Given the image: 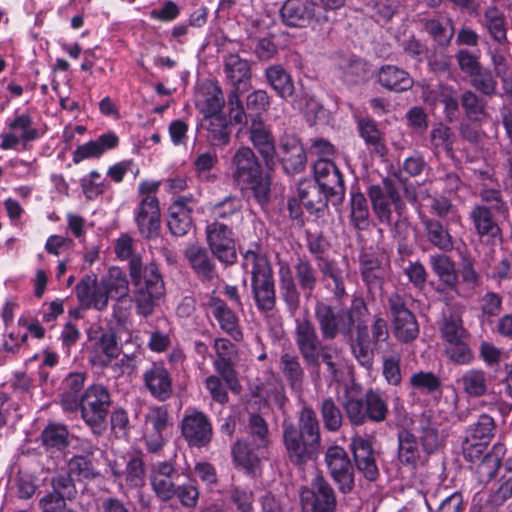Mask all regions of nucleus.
Masks as SVG:
<instances>
[{
	"label": "nucleus",
	"mask_w": 512,
	"mask_h": 512,
	"mask_svg": "<svg viewBox=\"0 0 512 512\" xmlns=\"http://www.w3.org/2000/svg\"><path fill=\"white\" fill-rule=\"evenodd\" d=\"M129 275L133 285L132 297L114 298L112 306V318L118 325L128 321L133 302L137 314L147 318L154 313L165 294L164 281L156 264L144 265L141 257L135 256L129 262Z\"/></svg>",
	"instance_id": "f257e3e1"
},
{
	"label": "nucleus",
	"mask_w": 512,
	"mask_h": 512,
	"mask_svg": "<svg viewBox=\"0 0 512 512\" xmlns=\"http://www.w3.org/2000/svg\"><path fill=\"white\" fill-rule=\"evenodd\" d=\"M279 293L287 311L294 316L300 308L301 292L308 300L319 283V271L306 256H299L292 268L287 263L280 264L278 270Z\"/></svg>",
	"instance_id": "f03ea898"
},
{
	"label": "nucleus",
	"mask_w": 512,
	"mask_h": 512,
	"mask_svg": "<svg viewBox=\"0 0 512 512\" xmlns=\"http://www.w3.org/2000/svg\"><path fill=\"white\" fill-rule=\"evenodd\" d=\"M366 313L367 307L361 298H354L349 308L333 306L322 299L316 300L314 305V318L322 339L326 341H332L338 335L349 336Z\"/></svg>",
	"instance_id": "7ed1b4c3"
},
{
	"label": "nucleus",
	"mask_w": 512,
	"mask_h": 512,
	"mask_svg": "<svg viewBox=\"0 0 512 512\" xmlns=\"http://www.w3.org/2000/svg\"><path fill=\"white\" fill-rule=\"evenodd\" d=\"M231 175L241 190L252 191L255 200L264 205L270 197L271 178L249 147L239 148L231 160Z\"/></svg>",
	"instance_id": "20e7f679"
},
{
	"label": "nucleus",
	"mask_w": 512,
	"mask_h": 512,
	"mask_svg": "<svg viewBox=\"0 0 512 512\" xmlns=\"http://www.w3.org/2000/svg\"><path fill=\"white\" fill-rule=\"evenodd\" d=\"M295 344L308 367L319 369L321 362L327 367V371L335 376L338 371L336 359L338 350L332 345H322L314 325L310 320L296 322Z\"/></svg>",
	"instance_id": "39448f33"
},
{
	"label": "nucleus",
	"mask_w": 512,
	"mask_h": 512,
	"mask_svg": "<svg viewBox=\"0 0 512 512\" xmlns=\"http://www.w3.org/2000/svg\"><path fill=\"white\" fill-rule=\"evenodd\" d=\"M242 265L245 269H250L252 294L258 310H273L276 304L275 282L267 257L248 249L243 253Z\"/></svg>",
	"instance_id": "423d86ee"
},
{
	"label": "nucleus",
	"mask_w": 512,
	"mask_h": 512,
	"mask_svg": "<svg viewBox=\"0 0 512 512\" xmlns=\"http://www.w3.org/2000/svg\"><path fill=\"white\" fill-rule=\"evenodd\" d=\"M367 194L378 221L387 226L398 225L406 209L400 194V184L386 177L381 183L370 185Z\"/></svg>",
	"instance_id": "0eeeda50"
},
{
	"label": "nucleus",
	"mask_w": 512,
	"mask_h": 512,
	"mask_svg": "<svg viewBox=\"0 0 512 512\" xmlns=\"http://www.w3.org/2000/svg\"><path fill=\"white\" fill-rule=\"evenodd\" d=\"M111 403V395L102 384L90 385L81 394L78 407L81 419L96 436L103 435L106 431Z\"/></svg>",
	"instance_id": "6e6552de"
},
{
	"label": "nucleus",
	"mask_w": 512,
	"mask_h": 512,
	"mask_svg": "<svg viewBox=\"0 0 512 512\" xmlns=\"http://www.w3.org/2000/svg\"><path fill=\"white\" fill-rule=\"evenodd\" d=\"M388 317L392 334L401 343L408 344L419 336L420 328L415 314L409 309L407 300L398 293L387 298Z\"/></svg>",
	"instance_id": "1a4fd4ad"
},
{
	"label": "nucleus",
	"mask_w": 512,
	"mask_h": 512,
	"mask_svg": "<svg viewBox=\"0 0 512 512\" xmlns=\"http://www.w3.org/2000/svg\"><path fill=\"white\" fill-rule=\"evenodd\" d=\"M300 501L305 512H335L337 507L335 491L321 475L314 477L309 487L302 488Z\"/></svg>",
	"instance_id": "9d476101"
},
{
	"label": "nucleus",
	"mask_w": 512,
	"mask_h": 512,
	"mask_svg": "<svg viewBox=\"0 0 512 512\" xmlns=\"http://www.w3.org/2000/svg\"><path fill=\"white\" fill-rule=\"evenodd\" d=\"M181 434L190 447L203 448L209 445L213 428L208 416L194 408H187L180 423Z\"/></svg>",
	"instance_id": "9b49d317"
},
{
	"label": "nucleus",
	"mask_w": 512,
	"mask_h": 512,
	"mask_svg": "<svg viewBox=\"0 0 512 512\" xmlns=\"http://www.w3.org/2000/svg\"><path fill=\"white\" fill-rule=\"evenodd\" d=\"M206 241L214 257L220 262L231 265L237 260L232 229L221 222L208 223L205 228Z\"/></svg>",
	"instance_id": "f8f14e48"
},
{
	"label": "nucleus",
	"mask_w": 512,
	"mask_h": 512,
	"mask_svg": "<svg viewBox=\"0 0 512 512\" xmlns=\"http://www.w3.org/2000/svg\"><path fill=\"white\" fill-rule=\"evenodd\" d=\"M329 473L341 493H350L354 488V467L344 448L331 446L325 453Z\"/></svg>",
	"instance_id": "ddd939ff"
},
{
	"label": "nucleus",
	"mask_w": 512,
	"mask_h": 512,
	"mask_svg": "<svg viewBox=\"0 0 512 512\" xmlns=\"http://www.w3.org/2000/svg\"><path fill=\"white\" fill-rule=\"evenodd\" d=\"M283 443L287 458L295 466L302 467L318 457L320 447L303 438L293 424L284 426Z\"/></svg>",
	"instance_id": "4468645a"
},
{
	"label": "nucleus",
	"mask_w": 512,
	"mask_h": 512,
	"mask_svg": "<svg viewBox=\"0 0 512 512\" xmlns=\"http://www.w3.org/2000/svg\"><path fill=\"white\" fill-rule=\"evenodd\" d=\"M316 184L322 186L332 196V204L339 205L345 196L343 176L333 161L328 158H319L313 165Z\"/></svg>",
	"instance_id": "2eb2a0df"
},
{
	"label": "nucleus",
	"mask_w": 512,
	"mask_h": 512,
	"mask_svg": "<svg viewBox=\"0 0 512 512\" xmlns=\"http://www.w3.org/2000/svg\"><path fill=\"white\" fill-rule=\"evenodd\" d=\"M133 215L141 237L150 240L160 235L161 211L158 198H141Z\"/></svg>",
	"instance_id": "dca6fc26"
},
{
	"label": "nucleus",
	"mask_w": 512,
	"mask_h": 512,
	"mask_svg": "<svg viewBox=\"0 0 512 512\" xmlns=\"http://www.w3.org/2000/svg\"><path fill=\"white\" fill-rule=\"evenodd\" d=\"M75 293L83 308L104 311L108 307L110 295L103 280L98 281L95 274L84 275L75 286Z\"/></svg>",
	"instance_id": "f3484780"
},
{
	"label": "nucleus",
	"mask_w": 512,
	"mask_h": 512,
	"mask_svg": "<svg viewBox=\"0 0 512 512\" xmlns=\"http://www.w3.org/2000/svg\"><path fill=\"white\" fill-rule=\"evenodd\" d=\"M142 381L151 397L164 402L173 395L171 373L163 362H152L142 373Z\"/></svg>",
	"instance_id": "a211bd4d"
},
{
	"label": "nucleus",
	"mask_w": 512,
	"mask_h": 512,
	"mask_svg": "<svg viewBox=\"0 0 512 512\" xmlns=\"http://www.w3.org/2000/svg\"><path fill=\"white\" fill-rule=\"evenodd\" d=\"M359 271L369 292L381 291L388 276V266L372 250H363L359 255Z\"/></svg>",
	"instance_id": "6ab92c4d"
},
{
	"label": "nucleus",
	"mask_w": 512,
	"mask_h": 512,
	"mask_svg": "<svg viewBox=\"0 0 512 512\" xmlns=\"http://www.w3.org/2000/svg\"><path fill=\"white\" fill-rule=\"evenodd\" d=\"M179 474L171 460L159 461L151 465L150 483L152 490L161 501L175 497V480Z\"/></svg>",
	"instance_id": "aec40b11"
},
{
	"label": "nucleus",
	"mask_w": 512,
	"mask_h": 512,
	"mask_svg": "<svg viewBox=\"0 0 512 512\" xmlns=\"http://www.w3.org/2000/svg\"><path fill=\"white\" fill-rule=\"evenodd\" d=\"M493 212L495 211L488 205L475 204L468 214L475 233L480 239L486 238L491 246L499 242L502 237V230Z\"/></svg>",
	"instance_id": "412c9836"
},
{
	"label": "nucleus",
	"mask_w": 512,
	"mask_h": 512,
	"mask_svg": "<svg viewBox=\"0 0 512 512\" xmlns=\"http://www.w3.org/2000/svg\"><path fill=\"white\" fill-rule=\"evenodd\" d=\"M249 138L261 156L266 168L273 170L276 165V147L273 135L260 117H253L249 127Z\"/></svg>",
	"instance_id": "4be33fe9"
},
{
	"label": "nucleus",
	"mask_w": 512,
	"mask_h": 512,
	"mask_svg": "<svg viewBox=\"0 0 512 512\" xmlns=\"http://www.w3.org/2000/svg\"><path fill=\"white\" fill-rule=\"evenodd\" d=\"M282 164L287 174H297L304 170L306 153L299 139L293 135H285L280 139L276 149V162Z\"/></svg>",
	"instance_id": "5701e85b"
},
{
	"label": "nucleus",
	"mask_w": 512,
	"mask_h": 512,
	"mask_svg": "<svg viewBox=\"0 0 512 512\" xmlns=\"http://www.w3.org/2000/svg\"><path fill=\"white\" fill-rule=\"evenodd\" d=\"M268 446L260 445L249 437L237 440L232 446L235 464L249 475H254Z\"/></svg>",
	"instance_id": "b1692460"
},
{
	"label": "nucleus",
	"mask_w": 512,
	"mask_h": 512,
	"mask_svg": "<svg viewBox=\"0 0 512 512\" xmlns=\"http://www.w3.org/2000/svg\"><path fill=\"white\" fill-rule=\"evenodd\" d=\"M207 307L224 333L237 342L242 341L243 333L239 317L223 299L211 296L207 301Z\"/></svg>",
	"instance_id": "393cba45"
},
{
	"label": "nucleus",
	"mask_w": 512,
	"mask_h": 512,
	"mask_svg": "<svg viewBox=\"0 0 512 512\" xmlns=\"http://www.w3.org/2000/svg\"><path fill=\"white\" fill-rule=\"evenodd\" d=\"M98 333L99 336H89L91 340H94L90 361L94 365L104 368L121 354L122 348L118 344L114 330H103L100 328Z\"/></svg>",
	"instance_id": "a878e982"
},
{
	"label": "nucleus",
	"mask_w": 512,
	"mask_h": 512,
	"mask_svg": "<svg viewBox=\"0 0 512 512\" xmlns=\"http://www.w3.org/2000/svg\"><path fill=\"white\" fill-rule=\"evenodd\" d=\"M357 470L368 481H375L379 476L372 443L369 439L357 436L350 444Z\"/></svg>",
	"instance_id": "bb28decb"
},
{
	"label": "nucleus",
	"mask_w": 512,
	"mask_h": 512,
	"mask_svg": "<svg viewBox=\"0 0 512 512\" xmlns=\"http://www.w3.org/2000/svg\"><path fill=\"white\" fill-rule=\"evenodd\" d=\"M193 203L194 198L192 196H180L170 205L167 225L174 236L183 237L191 229Z\"/></svg>",
	"instance_id": "cd10ccee"
},
{
	"label": "nucleus",
	"mask_w": 512,
	"mask_h": 512,
	"mask_svg": "<svg viewBox=\"0 0 512 512\" xmlns=\"http://www.w3.org/2000/svg\"><path fill=\"white\" fill-rule=\"evenodd\" d=\"M184 257L201 281H211L217 276L215 262L205 247L191 244L184 250Z\"/></svg>",
	"instance_id": "c85d7f7f"
},
{
	"label": "nucleus",
	"mask_w": 512,
	"mask_h": 512,
	"mask_svg": "<svg viewBox=\"0 0 512 512\" xmlns=\"http://www.w3.org/2000/svg\"><path fill=\"white\" fill-rule=\"evenodd\" d=\"M278 369L291 390L300 393L303 390L306 374L300 356L294 351H282L278 360Z\"/></svg>",
	"instance_id": "c756f323"
},
{
	"label": "nucleus",
	"mask_w": 512,
	"mask_h": 512,
	"mask_svg": "<svg viewBox=\"0 0 512 512\" xmlns=\"http://www.w3.org/2000/svg\"><path fill=\"white\" fill-rule=\"evenodd\" d=\"M429 265L439 281L436 288L438 293L443 294L446 290L457 291L459 277L455 263L449 256L444 253L430 255Z\"/></svg>",
	"instance_id": "7c9ffc66"
},
{
	"label": "nucleus",
	"mask_w": 512,
	"mask_h": 512,
	"mask_svg": "<svg viewBox=\"0 0 512 512\" xmlns=\"http://www.w3.org/2000/svg\"><path fill=\"white\" fill-rule=\"evenodd\" d=\"M315 7L313 0H286L280 9V16L287 26L305 27L313 19Z\"/></svg>",
	"instance_id": "2f4dec72"
},
{
	"label": "nucleus",
	"mask_w": 512,
	"mask_h": 512,
	"mask_svg": "<svg viewBox=\"0 0 512 512\" xmlns=\"http://www.w3.org/2000/svg\"><path fill=\"white\" fill-rule=\"evenodd\" d=\"M298 197L311 214L324 210L329 201L332 203V196L328 195L326 189L308 179L299 182Z\"/></svg>",
	"instance_id": "473e14b6"
},
{
	"label": "nucleus",
	"mask_w": 512,
	"mask_h": 512,
	"mask_svg": "<svg viewBox=\"0 0 512 512\" xmlns=\"http://www.w3.org/2000/svg\"><path fill=\"white\" fill-rule=\"evenodd\" d=\"M354 327L356 328L355 335L351 333L348 336L351 352L361 366L370 368L374 359V343L369 336L368 327L362 319Z\"/></svg>",
	"instance_id": "72a5a7b5"
},
{
	"label": "nucleus",
	"mask_w": 512,
	"mask_h": 512,
	"mask_svg": "<svg viewBox=\"0 0 512 512\" xmlns=\"http://www.w3.org/2000/svg\"><path fill=\"white\" fill-rule=\"evenodd\" d=\"M125 469L115 461L110 463L111 474L114 478H124L127 486L131 488L142 487L145 483V468L143 459L136 454L124 458Z\"/></svg>",
	"instance_id": "f704fd0d"
},
{
	"label": "nucleus",
	"mask_w": 512,
	"mask_h": 512,
	"mask_svg": "<svg viewBox=\"0 0 512 512\" xmlns=\"http://www.w3.org/2000/svg\"><path fill=\"white\" fill-rule=\"evenodd\" d=\"M85 379L84 373L75 372L68 374L62 381L60 405L64 412L74 413L78 411Z\"/></svg>",
	"instance_id": "c9c22d12"
},
{
	"label": "nucleus",
	"mask_w": 512,
	"mask_h": 512,
	"mask_svg": "<svg viewBox=\"0 0 512 512\" xmlns=\"http://www.w3.org/2000/svg\"><path fill=\"white\" fill-rule=\"evenodd\" d=\"M224 73L226 80L233 86V90L240 91L251 79V66L248 60L238 54L229 53L224 56Z\"/></svg>",
	"instance_id": "e433bc0d"
},
{
	"label": "nucleus",
	"mask_w": 512,
	"mask_h": 512,
	"mask_svg": "<svg viewBox=\"0 0 512 512\" xmlns=\"http://www.w3.org/2000/svg\"><path fill=\"white\" fill-rule=\"evenodd\" d=\"M421 224L424 228L426 240L443 253L453 250L454 240L449 229L439 220L429 217H422Z\"/></svg>",
	"instance_id": "4c0bfd02"
},
{
	"label": "nucleus",
	"mask_w": 512,
	"mask_h": 512,
	"mask_svg": "<svg viewBox=\"0 0 512 512\" xmlns=\"http://www.w3.org/2000/svg\"><path fill=\"white\" fill-rule=\"evenodd\" d=\"M195 104L203 117L221 114L225 104L222 90L213 83L204 85L196 96Z\"/></svg>",
	"instance_id": "58836bf2"
},
{
	"label": "nucleus",
	"mask_w": 512,
	"mask_h": 512,
	"mask_svg": "<svg viewBox=\"0 0 512 512\" xmlns=\"http://www.w3.org/2000/svg\"><path fill=\"white\" fill-rule=\"evenodd\" d=\"M417 439L420 440L422 450L425 454L434 453L440 446L441 437L438 430V424L427 413H422L415 427Z\"/></svg>",
	"instance_id": "ea45409f"
},
{
	"label": "nucleus",
	"mask_w": 512,
	"mask_h": 512,
	"mask_svg": "<svg viewBox=\"0 0 512 512\" xmlns=\"http://www.w3.org/2000/svg\"><path fill=\"white\" fill-rule=\"evenodd\" d=\"M418 22L438 45L447 46L451 42L454 35L453 27L442 15H418Z\"/></svg>",
	"instance_id": "a19ab883"
},
{
	"label": "nucleus",
	"mask_w": 512,
	"mask_h": 512,
	"mask_svg": "<svg viewBox=\"0 0 512 512\" xmlns=\"http://www.w3.org/2000/svg\"><path fill=\"white\" fill-rule=\"evenodd\" d=\"M377 77L382 87L394 92L407 91L414 83L407 71L395 65L382 66Z\"/></svg>",
	"instance_id": "79ce46f5"
},
{
	"label": "nucleus",
	"mask_w": 512,
	"mask_h": 512,
	"mask_svg": "<svg viewBox=\"0 0 512 512\" xmlns=\"http://www.w3.org/2000/svg\"><path fill=\"white\" fill-rule=\"evenodd\" d=\"M51 486L52 491L41 499H46L48 503L56 505V507L66 506V500L74 498L77 493L74 479L68 473L53 476Z\"/></svg>",
	"instance_id": "37998d69"
},
{
	"label": "nucleus",
	"mask_w": 512,
	"mask_h": 512,
	"mask_svg": "<svg viewBox=\"0 0 512 512\" xmlns=\"http://www.w3.org/2000/svg\"><path fill=\"white\" fill-rule=\"evenodd\" d=\"M356 122L359 135L370 151L379 157H385L387 148L375 120L370 117H359Z\"/></svg>",
	"instance_id": "c03bdc74"
},
{
	"label": "nucleus",
	"mask_w": 512,
	"mask_h": 512,
	"mask_svg": "<svg viewBox=\"0 0 512 512\" xmlns=\"http://www.w3.org/2000/svg\"><path fill=\"white\" fill-rule=\"evenodd\" d=\"M422 452L415 434L406 429L398 432V459L403 465L415 468L422 461Z\"/></svg>",
	"instance_id": "a18cd8bd"
},
{
	"label": "nucleus",
	"mask_w": 512,
	"mask_h": 512,
	"mask_svg": "<svg viewBox=\"0 0 512 512\" xmlns=\"http://www.w3.org/2000/svg\"><path fill=\"white\" fill-rule=\"evenodd\" d=\"M264 74L268 84L279 97L288 99L294 94L293 79L282 65H270Z\"/></svg>",
	"instance_id": "49530a36"
},
{
	"label": "nucleus",
	"mask_w": 512,
	"mask_h": 512,
	"mask_svg": "<svg viewBox=\"0 0 512 512\" xmlns=\"http://www.w3.org/2000/svg\"><path fill=\"white\" fill-rule=\"evenodd\" d=\"M70 433L66 425L50 423L41 432L40 438L49 453L61 452L70 444Z\"/></svg>",
	"instance_id": "de8ad7c7"
},
{
	"label": "nucleus",
	"mask_w": 512,
	"mask_h": 512,
	"mask_svg": "<svg viewBox=\"0 0 512 512\" xmlns=\"http://www.w3.org/2000/svg\"><path fill=\"white\" fill-rule=\"evenodd\" d=\"M482 25L488 30L491 38L499 43H507V22L503 11L492 5L483 13Z\"/></svg>",
	"instance_id": "09e8293b"
},
{
	"label": "nucleus",
	"mask_w": 512,
	"mask_h": 512,
	"mask_svg": "<svg viewBox=\"0 0 512 512\" xmlns=\"http://www.w3.org/2000/svg\"><path fill=\"white\" fill-rule=\"evenodd\" d=\"M201 127L207 131V139L212 146H225L230 140L226 118L222 114L203 117Z\"/></svg>",
	"instance_id": "8fccbe9b"
},
{
	"label": "nucleus",
	"mask_w": 512,
	"mask_h": 512,
	"mask_svg": "<svg viewBox=\"0 0 512 512\" xmlns=\"http://www.w3.org/2000/svg\"><path fill=\"white\" fill-rule=\"evenodd\" d=\"M457 384L469 397L478 398L486 394L488 378L483 370L469 369L458 378Z\"/></svg>",
	"instance_id": "3c124183"
},
{
	"label": "nucleus",
	"mask_w": 512,
	"mask_h": 512,
	"mask_svg": "<svg viewBox=\"0 0 512 512\" xmlns=\"http://www.w3.org/2000/svg\"><path fill=\"white\" fill-rule=\"evenodd\" d=\"M242 201L236 196H227L223 200L208 206L212 222L230 221L233 218H241Z\"/></svg>",
	"instance_id": "603ef678"
},
{
	"label": "nucleus",
	"mask_w": 512,
	"mask_h": 512,
	"mask_svg": "<svg viewBox=\"0 0 512 512\" xmlns=\"http://www.w3.org/2000/svg\"><path fill=\"white\" fill-rule=\"evenodd\" d=\"M367 421L381 423L388 413V404L379 390L369 389L365 393Z\"/></svg>",
	"instance_id": "864d4df0"
},
{
	"label": "nucleus",
	"mask_w": 512,
	"mask_h": 512,
	"mask_svg": "<svg viewBox=\"0 0 512 512\" xmlns=\"http://www.w3.org/2000/svg\"><path fill=\"white\" fill-rule=\"evenodd\" d=\"M460 105L471 121H482L487 116L486 101L472 90L467 89L461 94Z\"/></svg>",
	"instance_id": "5fc2aeb1"
},
{
	"label": "nucleus",
	"mask_w": 512,
	"mask_h": 512,
	"mask_svg": "<svg viewBox=\"0 0 512 512\" xmlns=\"http://www.w3.org/2000/svg\"><path fill=\"white\" fill-rule=\"evenodd\" d=\"M298 433L320 447V428L316 413L310 407H303L299 416Z\"/></svg>",
	"instance_id": "6e6d98bb"
},
{
	"label": "nucleus",
	"mask_w": 512,
	"mask_h": 512,
	"mask_svg": "<svg viewBox=\"0 0 512 512\" xmlns=\"http://www.w3.org/2000/svg\"><path fill=\"white\" fill-rule=\"evenodd\" d=\"M67 473L76 480H91L99 476L92 460L84 455H73L67 461Z\"/></svg>",
	"instance_id": "4d7b16f0"
},
{
	"label": "nucleus",
	"mask_w": 512,
	"mask_h": 512,
	"mask_svg": "<svg viewBox=\"0 0 512 512\" xmlns=\"http://www.w3.org/2000/svg\"><path fill=\"white\" fill-rule=\"evenodd\" d=\"M408 384L415 393L428 395L440 389L441 380L433 372L418 371L410 376Z\"/></svg>",
	"instance_id": "13d9d810"
},
{
	"label": "nucleus",
	"mask_w": 512,
	"mask_h": 512,
	"mask_svg": "<svg viewBox=\"0 0 512 512\" xmlns=\"http://www.w3.org/2000/svg\"><path fill=\"white\" fill-rule=\"evenodd\" d=\"M470 84L481 95L493 97L498 94V82L489 68L482 66L470 77Z\"/></svg>",
	"instance_id": "bf43d9fd"
},
{
	"label": "nucleus",
	"mask_w": 512,
	"mask_h": 512,
	"mask_svg": "<svg viewBox=\"0 0 512 512\" xmlns=\"http://www.w3.org/2000/svg\"><path fill=\"white\" fill-rule=\"evenodd\" d=\"M430 149L435 156L440 152L450 155L453 151V133L451 129L443 124L434 126L430 131Z\"/></svg>",
	"instance_id": "052dcab7"
},
{
	"label": "nucleus",
	"mask_w": 512,
	"mask_h": 512,
	"mask_svg": "<svg viewBox=\"0 0 512 512\" xmlns=\"http://www.w3.org/2000/svg\"><path fill=\"white\" fill-rule=\"evenodd\" d=\"M494 419L488 414H481L478 420L466 429L465 437L488 444L495 432Z\"/></svg>",
	"instance_id": "680f3d73"
},
{
	"label": "nucleus",
	"mask_w": 512,
	"mask_h": 512,
	"mask_svg": "<svg viewBox=\"0 0 512 512\" xmlns=\"http://www.w3.org/2000/svg\"><path fill=\"white\" fill-rule=\"evenodd\" d=\"M441 337L446 344L455 342L464 338H469L467 330L463 326L459 315L450 314L444 316L440 326Z\"/></svg>",
	"instance_id": "e2e57ef3"
},
{
	"label": "nucleus",
	"mask_w": 512,
	"mask_h": 512,
	"mask_svg": "<svg viewBox=\"0 0 512 512\" xmlns=\"http://www.w3.org/2000/svg\"><path fill=\"white\" fill-rule=\"evenodd\" d=\"M101 279L105 283L110 297L119 298L129 296V281L120 268H110L108 275Z\"/></svg>",
	"instance_id": "0e129e2a"
},
{
	"label": "nucleus",
	"mask_w": 512,
	"mask_h": 512,
	"mask_svg": "<svg viewBox=\"0 0 512 512\" xmlns=\"http://www.w3.org/2000/svg\"><path fill=\"white\" fill-rule=\"evenodd\" d=\"M319 270L323 276L330 278L334 283L333 295L335 299L342 300L347 296L343 271L335 260H324L319 264Z\"/></svg>",
	"instance_id": "69168bd1"
},
{
	"label": "nucleus",
	"mask_w": 512,
	"mask_h": 512,
	"mask_svg": "<svg viewBox=\"0 0 512 512\" xmlns=\"http://www.w3.org/2000/svg\"><path fill=\"white\" fill-rule=\"evenodd\" d=\"M401 360V354L395 351L382 356V375L389 385L399 386L402 382Z\"/></svg>",
	"instance_id": "338daca9"
},
{
	"label": "nucleus",
	"mask_w": 512,
	"mask_h": 512,
	"mask_svg": "<svg viewBox=\"0 0 512 512\" xmlns=\"http://www.w3.org/2000/svg\"><path fill=\"white\" fill-rule=\"evenodd\" d=\"M245 430L251 440L260 445H269V428L266 420L258 413H249Z\"/></svg>",
	"instance_id": "774afa93"
}]
</instances>
